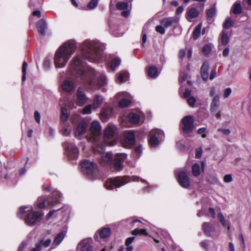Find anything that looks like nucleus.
<instances>
[{"instance_id": "5", "label": "nucleus", "mask_w": 251, "mask_h": 251, "mask_svg": "<svg viewBox=\"0 0 251 251\" xmlns=\"http://www.w3.org/2000/svg\"><path fill=\"white\" fill-rule=\"evenodd\" d=\"M84 83L89 86L91 88H94L96 85L100 87L106 84V78L104 75H101L98 78L97 83L96 84L94 77L93 76H88L84 79Z\"/></svg>"}, {"instance_id": "57", "label": "nucleus", "mask_w": 251, "mask_h": 251, "mask_svg": "<svg viewBox=\"0 0 251 251\" xmlns=\"http://www.w3.org/2000/svg\"><path fill=\"white\" fill-rule=\"evenodd\" d=\"M34 118L38 124L40 123V114L37 111H35L34 112Z\"/></svg>"}, {"instance_id": "49", "label": "nucleus", "mask_w": 251, "mask_h": 251, "mask_svg": "<svg viewBox=\"0 0 251 251\" xmlns=\"http://www.w3.org/2000/svg\"><path fill=\"white\" fill-rule=\"evenodd\" d=\"M50 65V58L48 57H46L44 59L43 62V66L46 69H48Z\"/></svg>"}, {"instance_id": "38", "label": "nucleus", "mask_w": 251, "mask_h": 251, "mask_svg": "<svg viewBox=\"0 0 251 251\" xmlns=\"http://www.w3.org/2000/svg\"><path fill=\"white\" fill-rule=\"evenodd\" d=\"M131 103L130 100L127 99H123L120 100L118 103L119 107L121 108H124L128 107Z\"/></svg>"}, {"instance_id": "42", "label": "nucleus", "mask_w": 251, "mask_h": 251, "mask_svg": "<svg viewBox=\"0 0 251 251\" xmlns=\"http://www.w3.org/2000/svg\"><path fill=\"white\" fill-rule=\"evenodd\" d=\"M234 24V22L232 21V19L230 17H228L226 18L225 22L223 25V28L225 29H228L230 27H231L233 24Z\"/></svg>"}, {"instance_id": "31", "label": "nucleus", "mask_w": 251, "mask_h": 251, "mask_svg": "<svg viewBox=\"0 0 251 251\" xmlns=\"http://www.w3.org/2000/svg\"><path fill=\"white\" fill-rule=\"evenodd\" d=\"M201 26L202 24L201 23L197 25L196 28L193 30L192 34V37L194 40H197L200 36Z\"/></svg>"}, {"instance_id": "17", "label": "nucleus", "mask_w": 251, "mask_h": 251, "mask_svg": "<svg viewBox=\"0 0 251 251\" xmlns=\"http://www.w3.org/2000/svg\"><path fill=\"white\" fill-rule=\"evenodd\" d=\"M202 230L206 236L210 237L215 231V227L210 223L204 222L202 224Z\"/></svg>"}, {"instance_id": "4", "label": "nucleus", "mask_w": 251, "mask_h": 251, "mask_svg": "<svg viewBox=\"0 0 251 251\" xmlns=\"http://www.w3.org/2000/svg\"><path fill=\"white\" fill-rule=\"evenodd\" d=\"M52 196L54 197L53 198H49L46 196L39 197L36 202L37 207L42 209L46 205L52 206L58 203L60 193L58 191H54Z\"/></svg>"}, {"instance_id": "56", "label": "nucleus", "mask_w": 251, "mask_h": 251, "mask_svg": "<svg viewBox=\"0 0 251 251\" xmlns=\"http://www.w3.org/2000/svg\"><path fill=\"white\" fill-rule=\"evenodd\" d=\"M219 132H221L223 134L225 135H228L230 134V131L229 129H221L219 128L218 129Z\"/></svg>"}, {"instance_id": "19", "label": "nucleus", "mask_w": 251, "mask_h": 251, "mask_svg": "<svg viewBox=\"0 0 251 251\" xmlns=\"http://www.w3.org/2000/svg\"><path fill=\"white\" fill-rule=\"evenodd\" d=\"M178 20L175 17L164 18L160 21V24L165 28H168L171 26L173 24L176 23Z\"/></svg>"}, {"instance_id": "46", "label": "nucleus", "mask_w": 251, "mask_h": 251, "mask_svg": "<svg viewBox=\"0 0 251 251\" xmlns=\"http://www.w3.org/2000/svg\"><path fill=\"white\" fill-rule=\"evenodd\" d=\"M27 67V64L26 62H24L23 63V67H22V72H23V76H22V80L25 81V80L26 77V72Z\"/></svg>"}, {"instance_id": "58", "label": "nucleus", "mask_w": 251, "mask_h": 251, "mask_svg": "<svg viewBox=\"0 0 251 251\" xmlns=\"http://www.w3.org/2000/svg\"><path fill=\"white\" fill-rule=\"evenodd\" d=\"M216 75V68L212 69L211 71L210 75L209 76L210 80H212Z\"/></svg>"}, {"instance_id": "45", "label": "nucleus", "mask_w": 251, "mask_h": 251, "mask_svg": "<svg viewBox=\"0 0 251 251\" xmlns=\"http://www.w3.org/2000/svg\"><path fill=\"white\" fill-rule=\"evenodd\" d=\"M98 4V0H91L87 4L88 9L92 10L95 8Z\"/></svg>"}, {"instance_id": "15", "label": "nucleus", "mask_w": 251, "mask_h": 251, "mask_svg": "<svg viewBox=\"0 0 251 251\" xmlns=\"http://www.w3.org/2000/svg\"><path fill=\"white\" fill-rule=\"evenodd\" d=\"M88 124L85 121H81L77 126L75 134L76 136H79L84 134L86 131Z\"/></svg>"}, {"instance_id": "1", "label": "nucleus", "mask_w": 251, "mask_h": 251, "mask_svg": "<svg viewBox=\"0 0 251 251\" xmlns=\"http://www.w3.org/2000/svg\"><path fill=\"white\" fill-rule=\"evenodd\" d=\"M81 54L75 57L73 65L75 69L83 65V60L91 62H98L102 58V51L93 43L85 42L81 46Z\"/></svg>"}, {"instance_id": "40", "label": "nucleus", "mask_w": 251, "mask_h": 251, "mask_svg": "<svg viewBox=\"0 0 251 251\" xmlns=\"http://www.w3.org/2000/svg\"><path fill=\"white\" fill-rule=\"evenodd\" d=\"M116 6L118 10H126L128 7V3L126 2L120 1V2H118L116 3Z\"/></svg>"}, {"instance_id": "64", "label": "nucleus", "mask_w": 251, "mask_h": 251, "mask_svg": "<svg viewBox=\"0 0 251 251\" xmlns=\"http://www.w3.org/2000/svg\"><path fill=\"white\" fill-rule=\"evenodd\" d=\"M191 95V91L188 89H186L184 93L183 97L184 98H188Z\"/></svg>"}, {"instance_id": "50", "label": "nucleus", "mask_w": 251, "mask_h": 251, "mask_svg": "<svg viewBox=\"0 0 251 251\" xmlns=\"http://www.w3.org/2000/svg\"><path fill=\"white\" fill-rule=\"evenodd\" d=\"M187 102L190 106L194 107L196 102V100L194 97H190L188 99Z\"/></svg>"}, {"instance_id": "3", "label": "nucleus", "mask_w": 251, "mask_h": 251, "mask_svg": "<svg viewBox=\"0 0 251 251\" xmlns=\"http://www.w3.org/2000/svg\"><path fill=\"white\" fill-rule=\"evenodd\" d=\"M131 181V177L129 176H119L108 178L105 181L104 186L108 190H113L114 188H120Z\"/></svg>"}, {"instance_id": "51", "label": "nucleus", "mask_w": 251, "mask_h": 251, "mask_svg": "<svg viewBox=\"0 0 251 251\" xmlns=\"http://www.w3.org/2000/svg\"><path fill=\"white\" fill-rule=\"evenodd\" d=\"M51 240L50 239H47L46 241H43V240L41 241L39 244H40L41 246L42 245L45 248H47L49 247L51 243Z\"/></svg>"}, {"instance_id": "6", "label": "nucleus", "mask_w": 251, "mask_h": 251, "mask_svg": "<svg viewBox=\"0 0 251 251\" xmlns=\"http://www.w3.org/2000/svg\"><path fill=\"white\" fill-rule=\"evenodd\" d=\"M183 125L182 130L184 134L191 133L194 128V120L192 116H185L181 120Z\"/></svg>"}, {"instance_id": "43", "label": "nucleus", "mask_w": 251, "mask_h": 251, "mask_svg": "<svg viewBox=\"0 0 251 251\" xmlns=\"http://www.w3.org/2000/svg\"><path fill=\"white\" fill-rule=\"evenodd\" d=\"M216 13V8L213 7L210 9H208L206 11V16L208 18H213Z\"/></svg>"}, {"instance_id": "63", "label": "nucleus", "mask_w": 251, "mask_h": 251, "mask_svg": "<svg viewBox=\"0 0 251 251\" xmlns=\"http://www.w3.org/2000/svg\"><path fill=\"white\" fill-rule=\"evenodd\" d=\"M185 55V51L183 50H181L179 51L178 57L182 59Z\"/></svg>"}, {"instance_id": "61", "label": "nucleus", "mask_w": 251, "mask_h": 251, "mask_svg": "<svg viewBox=\"0 0 251 251\" xmlns=\"http://www.w3.org/2000/svg\"><path fill=\"white\" fill-rule=\"evenodd\" d=\"M208 211L209 213L211 215V217L213 219L215 218V209L212 207H209L208 209Z\"/></svg>"}, {"instance_id": "55", "label": "nucleus", "mask_w": 251, "mask_h": 251, "mask_svg": "<svg viewBox=\"0 0 251 251\" xmlns=\"http://www.w3.org/2000/svg\"><path fill=\"white\" fill-rule=\"evenodd\" d=\"M232 176L231 175L228 174L226 175L224 177V181L225 182H230L232 181Z\"/></svg>"}, {"instance_id": "11", "label": "nucleus", "mask_w": 251, "mask_h": 251, "mask_svg": "<svg viewBox=\"0 0 251 251\" xmlns=\"http://www.w3.org/2000/svg\"><path fill=\"white\" fill-rule=\"evenodd\" d=\"M54 63L57 69H60L63 67V45L59 47L55 53Z\"/></svg>"}, {"instance_id": "14", "label": "nucleus", "mask_w": 251, "mask_h": 251, "mask_svg": "<svg viewBox=\"0 0 251 251\" xmlns=\"http://www.w3.org/2000/svg\"><path fill=\"white\" fill-rule=\"evenodd\" d=\"M77 249L80 251H93L91 245V241L88 239H84L79 242Z\"/></svg>"}, {"instance_id": "13", "label": "nucleus", "mask_w": 251, "mask_h": 251, "mask_svg": "<svg viewBox=\"0 0 251 251\" xmlns=\"http://www.w3.org/2000/svg\"><path fill=\"white\" fill-rule=\"evenodd\" d=\"M76 104L78 106L83 105L86 102L87 97L84 91L80 87H79L76 93Z\"/></svg>"}, {"instance_id": "29", "label": "nucleus", "mask_w": 251, "mask_h": 251, "mask_svg": "<svg viewBox=\"0 0 251 251\" xmlns=\"http://www.w3.org/2000/svg\"><path fill=\"white\" fill-rule=\"evenodd\" d=\"M75 86L71 81H64V91L72 92L74 91Z\"/></svg>"}, {"instance_id": "8", "label": "nucleus", "mask_w": 251, "mask_h": 251, "mask_svg": "<svg viewBox=\"0 0 251 251\" xmlns=\"http://www.w3.org/2000/svg\"><path fill=\"white\" fill-rule=\"evenodd\" d=\"M176 178L180 186L184 188H188L191 184L190 178L186 172L179 171L176 175Z\"/></svg>"}, {"instance_id": "27", "label": "nucleus", "mask_w": 251, "mask_h": 251, "mask_svg": "<svg viewBox=\"0 0 251 251\" xmlns=\"http://www.w3.org/2000/svg\"><path fill=\"white\" fill-rule=\"evenodd\" d=\"M200 12L196 8H190L186 13V18L189 19H194L199 16Z\"/></svg>"}, {"instance_id": "54", "label": "nucleus", "mask_w": 251, "mask_h": 251, "mask_svg": "<svg viewBox=\"0 0 251 251\" xmlns=\"http://www.w3.org/2000/svg\"><path fill=\"white\" fill-rule=\"evenodd\" d=\"M134 239H135V237L133 236L129 237L127 238L126 240L125 245L126 246H128V245H130L132 243V242L134 241Z\"/></svg>"}, {"instance_id": "18", "label": "nucleus", "mask_w": 251, "mask_h": 251, "mask_svg": "<svg viewBox=\"0 0 251 251\" xmlns=\"http://www.w3.org/2000/svg\"><path fill=\"white\" fill-rule=\"evenodd\" d=\"M90 129L91 133L93 134L92 136H96L94 137V140H96L98 135L100 133V126L99 122L97 121L93 122L91 124Z\"/></svg>"}, {"instance_id": "20", "label": "nucleus", "mask_w": 251, "mask_h": 251, "mask_svg": "<svg viewBox=\"0 0 251 251\" xmlns=\"http://www.w3.org/2000/svg\"><path fill=\"white\" fill-rule=\"evenodd\" d=\"M36 27L41 35L43 36L45 35L46 30L47 29V25L44 19H41L37 23Z\"/></svg>"}, {"instance_id": "28", "label": "nucleus", "mask_w": 251, "mask_h": 251, "mask_svg": "<svg viewBox=\"0 0 251 251\" xmlns=\"http://www.w3.org/2000/svg\"><path fill=\"white\" fill-rule=\"evenodd\" d=\"M111 233L110 227H102L99 230V235L102 239L106 238L110 236Z\"/></svg>"}, {"instance_id": "16", "label": "nucleus", "mask_w": 251, "mask_h": 251, "mask_svg": "<svg viewBox=\"0 0 251 251\" xmlns=\"http://www.w3.org/2000/svg\"><path fill=\"white\" fill-rule=\"evenodd\" d=\"M209 68V64L208 61H204L202 64L201 68V78L204 81H206L209 76L208 70Z\"/></svg>"}, {"instance_id": "10", "label": "nucleus", "mask_w": 251, "mask_h": 251, "mask_svg": "<svg viewBox=\"0 0 251 251\" xmlns=\"http://www.w3.org/2000/svg\"><path fill=\"white\" fill-rule=\"evenodd\" d=\"M66 152L70 160H76L78 156V150L75 145L64 143Z\"/></svg>"}, {"instance_id": "60", "label": "nucleus", "mask_w": 251, "mask_h": 251, "mask_svg": "<svg viewBox=\"0 0 251 251\" xmlns=\"http://www.w3.org/2000/svg\"><path fill=\"white\" fill-rule=\"evenodd\" d=\"M229 53V49L228 47H226L225 48L224 50L223 51V56L225 57H226L228 56Z\"/></svg>"}, {"instance_id": "21", "label": "nucleus", "mask_w": 251, "mask_h": 251, "mask_svg": "<svg viewBox=\"0 0 251 251\" xmlns=\"http://www.w3.org/2000/svg\"><path fill=\"white\" fill-rule=\"evenodd\" d=\"M220 105V97L218 95L214 96L213 100L210 104V111L211 113L216 112L219 107Z\"/></svg>"}, {"instance_id": "35", "label": "nucleus", "mask_w": 251, "mask_h": 251, "mask_svg": "<svg viewBox=\"0 0 251 251\" xmlns=\"http://www.w3.org/2000/svg\"><path fill=\"white\" fill-rule=\"evenodd\" d=\"M121 63V59L118 57H115L110 62V68L112 71H115L116 68Z\"/></svg>"}, {"instance_id": "23", "label": "nucleus", "mask_w": 251, "mask_h": 251, "mask_svg": "<svg viewBox=\"0 0 251 251\" xmlns=\"http://www.w3.org/2000/svg\"><path fill=\"white\" fill-rule=\"evenodd\" d=\"M127 119L132 124H138L140 120V116L137 113L131 112L128 114Z\"/></svg>"}, {"instance_id": "25", "label": "nucleus", "mask_w": 251, "mask_h": 251, "mask_svg": "<svg viewBox=\"0 0 251 251\" xmlns=\"http://www.w3.org/2000/svg\"><path fill=\"white\" fill-rule=\"evenodd\" d=\"M115 131L113 127L108 126L104 130V137L105 139H110L114 137Z\"/></svg>"}, {"instance_id": "47", "label": "nucleus", "mask_w": 251, "mask_h": 251, "mask_svg": "<svg viewBox=\"0 0 251 251\" xmlns=\"http://www.w3.org/2000/svg\"><path fill=\"white\" fill-rule=\"evenodd\" d=\"M92 112L91 105H88L84 107L82 110V113L83 114H89Z\"/></svg>"}, {"instance_id": "12", "label": "nucleus", "mask_w": 251, "mask_h": 251, "mask_svg": "<svg viewBox=\"0 0 251 251\" xmlns=\"http://www.w3.org/2000/svg\"><path fill=\"white\" fill-rule=\"evenodd\" d=\"M125 155L123 154H117L112 160V165H113L115 170L120 171L123 169L122 162L124 159Z\"/></svg>"}, {"instance_id": "39", "label": "nucleus", "mask_w": 251, "mask_h": 251, "mask_svg": "<svg viewBox=\"0 0 251 251\" xmlns=\"http://www.w3.org/2000/svg\"><path fill=\"white\" fill-rule=\"evenodd\" d=\"M206 181L211 184H218L219 182L218 179L212 175H209L206 177Z\"/></svg>"}, {"instance_id": "2", "label": "nucleus", "mask_w": 251, "mask_h": 251, "mask_svg": "<svg viewBox=\"0 0 251 251\" xmlns=\"http://www.w3.org/2000/svg\"><path fill=\"white\" fill-rule=\"evenodd\" d=\"M27 207L22 206L17 214V216L20 219H25V223L30 226L33 225L43 216L42 212H30V210H25Z\"/></svg>"}, {"instance_id": "48", "label": "nucleus", "mask_w": 251, "mask_h": 251, "mask_svg": "<svg viewBox=\"0 0 251 251\" xmlns=\"http://www.w3.org/2000/svg\"><path fill=\"white\" fill-rule=\"evenodd\" d=\"M155 30L161 34L165 33V27L163 25H157L155 27Z\"/></svg>"}, {"instance_id": "33", "label": "nucleus", "mask_w": 251, "mask_h": 251, "mask_svg": "<svg viewBox=\"0 0 251 251\" xmlns=\"http://www.w3.org/2000/svg\"><path fill=\"white\" fill-rule=\"evenodd\" d=\"M192 175L195 177H198L200 175V166L198 163H196L192 165Z\"/></svg>"}, {"instance_id": "7", "label": "nucleus", "mask_w": 251, "mask_h": 251, "mask_svg": "<svg viewBox=\"0 0 251 251\" xmlns=\"http://www.w3.org/2000/svg\"><path fill=\"white\" fill-rule=\"evenodd\" d=\"M75 50V44L73 40H69L64 43V66L71 55Z\"/></svg>"}, {"instance_id": "62", "label": "nucleus", "mask_w": 251, "mask_h": 251, "mask_svg": "<svg viewBox=\"0 0 251 251\" xmlns=\"http://www.w3.org/2000/svg\"><path fill=\"white\" fill-rule=\"evenodd\" d=\"M217 219L220 222H224V220H225V218H224L223 214L221 212H219L218 213Z\"/></svg>"}, {"instance_id": "59", "label": "nucleus", "mask_w": 251, "mask_h": 251, "mask_svg": "<svg viewBox=\"0 0 251 251\" xmlns=\"http://www.w3.org/2000/svg\"><path fill=\"white\" fill-rule=\"evenodd\" d=\"M97 150L98 151H103L105 150L104 146L102 144H99L97 145Z\"/></svg>"}, {"instance_id": "36", "label": "nucleus", "mask_w": 251, "mask_h": 251, "mask_svg": "<svg viewBox=\"0 0 251 251\" xmlns=\"http://www.w3.org/2000/svg\"><path fill=\"white\" fill-rule=\"evenodd\" d=\"M131 234L133 235H142L148 236V233L145 229L135 228L131 231Z\"/></svg>"}, {"instance_id": "22", "label": "nucleus", "mask_w": 251, "mask_h": 251, "mask_svg": "<svg viewBox=\"0 0 251 251\" xmlns=\"http://www.w3.org/2000/svg\"><path fill=\"white\" fill-rule=\"evenodd\" d=\"M242 7L240 1H236L233 4L230 10V13H233L234 15H239L242 13Z\"/></svg>"}, {"instance_id": "24", "label": "nucleus", "mask_w": 251, "mask_h": 251, "mask_svg": "<svg viewBox=\"0 0 251 251\" xmlns=\"http://www.w3.org/2000/svg\"><path fill=\"white\" fill-rule=\"evenodd\" d=\"M125 143L130 146H133L135 144V135L133 131H129L126 134L125 136Z\"/></svg>"}, {"instance_id": "32", "label": "nucleus", "mask_w": 251, "mask_h": 251, "mask_svg": "<svg viewBox=\"0 0 251 251\" xmlns=\"http://www.w3.org/2000/svg\"><path fill=\"white\" fill-rule=\"evenodd\" d=\"M103 101V98L101 96L97 95L93 100V107L97 109L99 108L101 104Z\"/></svg>"}, {"instance_id": "44", "label": "nucleus", "mask_w": 251, "mask_h": 251, "mask_svg": "<svg viewBox=\"0 0 251 251\" xmlns=\"http://www.w3.org/2000/svg\"><path fill=\"white\" fill-rule=\"evenodd\" d=\"M211 51V48L210 45L208 44L205 45L202 48V52L203 54L205 55H208Z\"/></svg>"}, {"instance_id": "37", "label": "nucleus", "mask_w": 251, "mask_h": 251, "mask_svg": "<svg viewBox=\"0 0 251 251\" xmlns=\"http://www.w3.org/2000/svg\"><path fill=\"white\" fill-rule=\"evenodd\" d=\"M149 142L151 146L152 147H156L159 144V140L158 138L155 135L151 136L149 139Z\"/></svg>"}, {"instance_id": "53", "label": "nucleus", "mask_w": 251, "mask_h": 251, "mask_svg": "<svg viewBox=\"0 0 251 251\" xmlns=\"http://www.w3.org/2000/svg\"><path fill=\"white\" fill-rule=\"evenodd\" d=\"M231 93V89L230 88H226L224 90V97L225 98H227Z\"/></svg>"}, {"instance_id": "9", "label": "nucleus", "mask_w": 251, "mask_h": 251, "mask_svg": "<svg viewBox=\"0 0 251 251\" xmlns=\"http://www.w3.org/2000/svg\"><path fill=\"white\" fill-rule=\"evenodd\" d=\"M82 172L87 176H91L97 168V165L93 162L85 160L81 163Z\"/></svg>"}, {"instance_id": "52", "label": "nucleus", "mask_w": 251, "mask_h": 251, "mask_svg": "<svg viewBox=\"0 0 251 251\" xmlns=\"http://www.w3.org/2000/svg\"><path fill=\"white\" fill-rule=\"evenodd\" d=\"M202 155V149L201 148L197 149L196 150L195 152V158L197 159H199L201 157Z\"/></svg>"}, {"instance_id": "26", "label": "nucleus", "mask_w": 251, "mask_h": 251, "mask_svg": "<svg viewBox=\"0 0 251 251\" xmlns=\"http://www.w3.org/2000/svg\"><path fill=\"white\" fill-rule=\"evenodd\" d=\"M148 75L151 78H156L158 75V68L154 66H150L147 71Z\"/></svg>"}, {"instance_id": "34", "label": "nucleus", "mask_w": 251, "mask_h": 251, "mask_svg": "<svg viewBox=\"0 0 251 251\" xmlns=\"http://www.w3.org/2000/svg\"><path fill=\"white\" fill-rule=\"evenodd\" d=\"M221 44L224 46H226L229 43V37L228 34L225 31L222 32L221 38Z\"/></svg>"}, {"instance_id": "41", "label": "nucleus", "mask_w": 251, "mask_h": 251, "mask_svg": "<svg viewBox=\"0 0 251 251\" xmlns=\"http://www.w3.org/2000/svg\"><path fill=\"white\" fill-rule=\"evenodd\" d=\"M63 240V232H60L54 238L53 242V245L56 246L59 245Z\"/></svg>"}, {"instance_id": "30", "label": "nucleus", "mask_w": 251, "mask_h": 251, "mask_svg": "<svg viewBox=\"0 0 251 251\" xmlns=\"http://www.w3.org/2000/svg\"><path fill=\"white\" fill-rule=\"evenodd\" d=\"M101 160L104 163L109 165H112L113 160V154L110 152L103 154L101 157Z\"/></svg>"}]
</instances>
